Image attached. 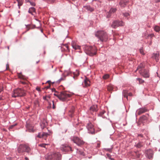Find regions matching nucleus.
<instances>
[{
	"mask_svg": "<svg viewBox=\"0 0 160 160\" xmlns=\"http://www.w3.org/2000/svg\"><path fill=\"white\" fill-rule=\"evenodd\" d=\"M95 36L102 42L107 41L109 37L108 33L106 32L103 30L97 31L95 33Z\"/></svg>",
	"mask_w": 160,
	"mask_h": 160,
	"instance_id": "1",
	"label": "nucleus"
},
{
	"mask_svg": "<svg viewBox=\"0 0 160 160\" xmlns=\"http://www.w3.org/2000/svg\"><path fill=\"white\" fill-rule=\"evenodd\" d=\"M26 94L25 91L21 88H18L13 90L12 92V96L16 98L18 97L24 96Z\"/></svg>",
	"mask_w": 160,
	"mask_h": 160,
	"instance_id": "2",
	"label": "nucleus"
},
{
	"mask_svg": "<svg viewBox=\"0 0 160 160\" xmlns=\"http://www.w3.org/2000/svg\"><path fill=\"white\" fill-rule=\"evenodd\" d=\"M26 94L25 91L21 88H18L13 90L12 92V96L16 98L18 97L24 96Z\"/></svg>",
	"mask_w": 160,
	"mask_h": 160,
	"instance_id": "3",
	"label": "nucleus"
},
{
	"mask_svg": "<svg viewBox=\"0 0 160 160\" xmlns=\"http://www.w3.org/2000/svg\"><path fill=\"white\" fill-rule=\"evenodd\" d=\"M86 53L91 56H93L97 53V49L95 47L86 46L85 47Z\"/></svg>",
	"mask_w": 160,
	"mask_h": 160,
	"instance_id": "4",
	"label": "nucleus"
},
{
	"mask_svg": "<svg viewBox=\"0 0 160 160\" xmlns=\"http://www.w3.org/2000/svg\"><path fill=\"white\" fill-rule=\"evenodd\" d=\"M45 158L48 160H61V155L58 152L53 153L47 155Z\"/></svg>",
	"mask_w": 160,
	"mask_h": 160,
	"instance_id": "5",
	"label": "nucleus"
},
{
	"mask_svg": "<svg viewBox=\"0 0 160 160\" xmlns=\"http://www.w3.org/2000/svg\"><path fill=\"white\" fill-rule=\"evenodd\" d=\"M17 149L19 153H22L24 152L28 153L31 150L30 147L25 144H21L19 146Z\"/></svg>",
	"mask_w": 160,
	"mask_h": 160,
	"instance_id": "6",
	"label": "nucleus"
},
{
	"mask_svg": "<svg viewBox=\"0 0 160 160\" xmlns=\"http://www.w3.org/2000/svg\"><path fill=\"white\" fill-rule=\"evenodd\" d=\"M71 141L79 146H81L84 143L82 140L77 136L72 137L71 138Z\"/></svg>",
	"mask_w": 160,
	"mask_h": 160,
	"instance_id": "7",
	"label": "nucleus"
},
{
	"mask_svg": "<svg viewBox=\"0 0 160 160\" xmlns=\"http://www.w3.org/2000/svg\"><path fill=\"white\" fill-rule=\"evenodd\" d=\"M71 95L65 92H61L60 93L59 100L64 102L68 100V98L71 97Z\"/></svg>",
	"mask_w": 160,
	"mask_h": 160,
	"instance_id": "8",
	"label": "nucleus"
},
{
	"mask_svg": "<svg viewBox=\"0 0 160 160\" xmlns=\"http://www.w3.org/2000/svg\"><path fill=\"white\" fill-rule=\"evenodd\" d=\"M140 74L144 78H148L150 76L149 71L148 69H142L140 70L139 71Z\"/></svg>",
	"mask_w": 160,
	"mask_h": 160,
	"instance_id": "9",
	"label": "nucleus"
},
{
	"mask_svg": "<svg viewBox=\"0 0 160 160\" xmlns=\"http://www.w3.org/2000/svg\"><path fill=\"white\" fill-rule=\"evenodd\" d=\"M124 24L123 22L122 21L115 20L113 22L111 26L113 28H115L119 26H122Z\"/></svg>",
	"mask_w": 160,
	"mask_h": 160,
	"instance_id": "10",
	"label": "nucleus"
},
{
	"mask_svg": "<svg viewBox=\"0 0 160 160\" xmlns=\"http://www.w3.org/2000/svg\"><path fill=\"white\" fill-rule=\"evenodd\" d=\"M60 148L62 151L65 152L72 151L71 147L67 144L62 145L60 147Z\"/></svg>",
	"mask_w": 160,
	"mask_h": 160,
	"instance_id": "11",
	"label": "nucleus"
},
{
	"mask_svg": "<svg viewBox=\"0 0 160 160\" xmlns=\"http://www.w3.org/2000/svg\"><path fill=\"white\" fill-rule=\"evenodd\" d=\"M87 128L88 130V132L92 134L94 133V129L93 126L91 123H88Z\"/></svg>",
	"mask_w": 160,
	"mask_h": 160,
	"instance_id": "12",
	"label": "nucleus"
},
{
	"mask_svg": "<svg viewBox=\"0 0 160 160\" xmlns=\"http://www.w3.org/2000/svg\"><path fill=\"white\" fill-rule=\"evenodd\" d=\"M117 10V9L116 8H111L109 11L106 13L107 18H110L112 14L114 13Z\"/></svg>",
	"mask_w": 160,
	"mask_h": 160,
	"instance_id": "13",
	"label": "nucleus"
},
{
	"mask_svg": "<svg viewBox=\"0 0 160 160\" xmlns=\"http://www.w3.org/2000/svg\"><path fill=\"white\" fill-rule=\"evenodd\" d=\"M153 155V151L151 149L147 150L146 151V157L149 159L152 158Z\"/></svg>",
	"mask_w": 160,
	"mask_h": 160,
	"instance_id": "14",
	"label": "nucleus"
},
{
	"mask_svg": "<svg viewBox=\"0 0 160 160\" xmlns=\"http://www.w3.org/2000/svg\"><path fill=\"white\" fill-rule=\"evenodd\" d=\"M26 128L30 132H34L33 127L30 123L26 122Z\"/></svg>",
	"mask_w": 160,
	"mask_h": 160,
	"instance_id": "15",
	"label": "nucleus"
},
{
	"mask_svg": "<svg viewBox=\"0 0 160 160\" xmlns=\"http://www.w3.org/2000/svg\"><path fill=\"white\" fill-rule=\"evenodd\" d=\"M75 108L74 107H72L69 111L68 115L71 118H72L74 115Z\"/></svg>",
	"mask_w": 160,
	"mask_h": 160,
	"instance_id": "16",
	"label": "nucleus"
},
{
	"mask_svg": "<svg viewBox=\"0 0 160 160\" xmlns=\"http://www.w3.org/2000/svg\"><path fill=\"white\" fill-rule=\"evenodd\" d=\"M89 110L92 114V112H96L98 110L97 105H92L90 107Z\"/></svg>",
	"mask_w": 160,
	"mask_h": 160,
	"instance_id": "17",
	"label": "nucleus"
},
{
	"mask_svg": "<svg viewBox=\"0 0 160 160\" xmlns=\"http://www.w3.org/2000/svg\"><path fill=\"white\" fill-rule=\"evenodd\" d=\"M128 1L126 0H121L119 3V5L122 7H125L127 5V4L128 3Z\"/></svg>",
	"mask_w": 160,
	"mask_h": 160,
	"instance_id": "18",
	"label": "nucleus"
},
{
	"mask_svg": "<svg viewBox=\"0 0 160 160\" xmlns=\"http://www.w3.org/2000/svg\"><path fill=\"white\" fill-rule=\"evenodd\" d=\"M147 111V109L144 108H140L138 111V115H140L143 113L146 112Z\"/></svg>",
	"mask_w": 160,
	"mask_h": 160,
	"instance_id": "19",
	"label": "nucleus"
},
{
	"mask_svg": "<svg viewBox=\"0 0 160 160\" xmlns=\"http://www.w3.org/2000/svg\"><path fill=\"white\" fill-rule=\"evenodd\" d=\"M159 53H154L153 55V58L155 59L157 62L158 61V57H159Z\"/></svg>",
	"mask_w": 160,
	"mask_h": 160,
	"instance_id": "20",
	"label": "nucleus"
},
{
	"mask_svg": "<svg viewBox=\"0 0 160 160\" xmlns=\"http://www.w3.org/2000/svg\"><path fill=\"white\" fill-rule=\"evenodd\" d=\"M85 84L86 86H88L90 85V81L87 78L84 80Z\"/></svg>",
	"mask_w": 160,
	"mask_h": 160,
	"instance_id": "21",
	"label": "nucleus"
},
{
	"mask_svg": "<svg viewBox=\"0 0 160 160\" xmlns=\"http://www.w3.org/2000/svg\"><path fill=\"white\" fill-rule=\"evenodd\" d=\"M84 8L85 9L87 10L88 11H90L91 12H92L93 11V9L91 8L89 6H84Z\"/></svg>",
	"mask_w": 160,
	"mask_h": 160,
	"instance_id": "22",
	"label": "nucleus"
},
{
	"mask_svg": "<svg viewBox=\"0 0 160 160\" xmlns=\"http://www.w3.org/2000/svg\"><path fill=\"white\" fill-rule=\"evenodd\" d=\"M106 112L105 111H102L98 114V116L101 117L103 118H105V117L104 116V114Z\"/></svg>",
	"mask_w": 160,
	"mask_h": 160,
	"instance_id": "23",
	"label": "nucleus"
},
{
	"mask_svg": "<svg viewBox=\"0 0 160 160\" xmlns=\"http://www.w3.org/2000/svg\"><path fill=\"white\" fill-rule=\"evenodd\" d=\"M122 96L125 98H126L128 99V92L127 90H123L122 92Z\"/></svg>",
	"mask_w": 160,
	"mask_h": 160,
	"instance_id": "24",
	"label": "nucleus"
},
{
	"mask_svg": "<svg viewBox=\"0 0 160 160\" xmlns=\"http://www.w3.org/2000/svg\"><path fill=\"white\" fill-rule=\"evenodd\" d=\"M144 67V65H143V64L142 63H141L139 65L138 67L137 70H139L140 69H143V68Z\"/></svg>",
	"mask_w": 160,
	"mask_h": 160,
	"instance_id": "25",
	"label": "nucleus"
},
{
	"mask_svg": "<svg viewBox=\"0 0 160 160\" xmlns=\"http://www.w3.org/2000/svg\"><path fill=\"white\" fill-rule=\"evenodd\" d=\"M107 89L109 91H111L113 89V87L112 85L110 84L107 87Z\"/></svg>",
	"mask_w": 160,
	"mask_h": 160,
	"instance_id": "26",
	"label": "nucleus"
},
{
	"mask_svg": "<svg viewBox=\"0 0 160 160\" xmlns=\"http://www.w3.org/2000/svg\"><path fill=\"white\" fill-rule=\"evenodd\" d=\"M73 41H72V45L73 48L75 49L76 50L80 49V46H78L75 45L73 43Z\"/></svg>",
	"mask_w": 160,
	"mask_h": 160,
	"instance_id": "27",
	"label": "nucleus"
},
{
	"mask_svg": "<svg viewBox=\"0 0 160 160\" xmlns=\"http://www.w3.org/2000/svg\"><path fill=\"white\" fill-rule=\"evenodd\" d=\"M143 146L142 143L141 142H139L135 146L137 148H140L142 147Z\"/></svg>",
	"mask_w": 160,
	"mask_h": 160,
	"instance_id": "28",
	"label": "nucleus"
},
{
	"mask_svg": "<svg viewBox=\"0 0 160 160\" xmlns=\"http://www.w3.org/2000/svg\"><path fill=\"white\" fill-rule=\"evenodd\" d=\"M147 119V117L145 115H143L140 118V120L142 122Z\"/></svg>",
	"mask_w": 160,
	"mask_h": 160,
	"instance_id": "29",
	"label": "nucleus"
},
{
	"mask_svg": "<svg viewBox=\"0 0 160 160\" xmlns=\"http://www.w3.org/2000/svg\"><path fill=\"white\" fill-rule=\"evenodd\" d=\"M154 30L156 32H158L160 30V28L158 26H156L154 27Z\"/></svg>",
	"mask_w": 160,
	"mask_h": 160,
	"instance_id": "30",
	"label": "nucleus"
},
{
	"mask_svg": "<svg viewBox=\"0 0 160 160\" xmlns=\"http://www.w3.org/2000/svg\"><path fill=\"white\" fill-rule=\"evenodd\" d=\"M112 148H113V147H111V148H105L104 149L106 151L111 152H112Z\"/></svg>",
	"mask_w": 160,
	"mask_h": 160,
	"instance_id": "31",
	"label": "nucleus"
},
{
	"mask_svg": "<svg viewBox=\"0 0 160 160\" xmlns=\"http://www.w3.org/2000/svg\"><path fill=\"white\" fill-rule=\"evenodd\" d=\"M77 153L80 155L84 156V154L83 152L82 151L80 150H79L77 149Z\"/></svg>",
	"mask_w": 160,
	"mask_h": 160,
	"instance_id": "32",
	"label": "nucleus"
},
{
	"mask_svg": "<svg viewBox=\"0 0 160 160\" xmlns=\"http://www.w3.org/2000/svg\"><path fill=\"white\" fill-rule=\"evenodd\" d=\"M109 77V75L108 74H106L103 76L102 77V78L104 79H107Z\"/></svg>",
	"mask_w": 160,
	"mask_h": 160,
	"instance_id": "33",
	"label": "nucleus"
},
{
	"mask_svg": "<svg viewBox=\"0 0 160 160\" xmlns=\"http://www.w3.org/2000/svg\"><path fill=\"white\" fill-rule=\"evenodd\" d=\"M48 145V144L42 143V144H39V146H40L42 147L47 148L46 147V146Z\"/></svg>",
	"mask_w": 160,
	"mask_h": 160,
	"instance_id": "34",
	"label": "nucleus"
},
{
	"mask_svg": "<svg viewBox=\"0 0 160 160\" xmlns=\"http://www.w3.org/2000/svg\"><path fill=\"white\" fill-rule=\"evenodd\" d=\"M136 79L138 80L140 84L144 82V81L143 80L140 78H137Z\"/></svg>",
	"mask_w": 160,
	"mask_h": 160,
	"instance_id": "35",
	"label": "nucleus"
},
{
	"mask_svg": "<svg viewBox=\"0 0 160 160\" xmlns=\"http://www.w3.org/2000/svg\"><path fill=\"white\" fill-rule=\"evenodd\" d=\"M23 4V1L22 0H21L18 2V6L19 7V8H20V7L22 6Z\"/></svg>",
	"mask_w": 160,
	"mask_h": 160,
	"instance_id": "36",
	"label": "nucleus"
},
{
	"mask_svg": "<svg viewBox=\"0 0 160 160\" xmlns=\"http://www.w3.org/2000/svg\"><path fill=\"white\" fill-rule=\"evenodd\" d=\"M37 137L39 138H43L42 134L41 132L38 133V135L37 136Z\"/></svg>",
	"mask_w": 160,
	"mask_h": 160,
	"instance_id": "37",
	"label": "nucleus"
},
{
	"mask_svg": "<svg viewBox=\"0 0 160 160\" xmlns=\"http://www.w3.org/2000/svg\"><path fill=\"white\" fill-rule=\"evenodd\" d=\"M42 134L43 137L45 136L47 137L48 135V134L47 132H42Z\"/></svg>",
	"mask_w": 160,
	"mask_h": 160,
	"instance_id": "38",
	"label": "nucleus"
},
{
	"mask_svg": "<svg viewBox=\"0 0 160 160\" xmlns=\"http://www.w3.org/2000/svg\"><path fill=\"white\" fill-rule=\"evenodd\" d=\"M140 52L142 55H144L145 54L143 52L142 48H141L139 49Z\"/></svg>",
	"mask_w": 160,
	"mask_h": 160,
	"instance_id": "39",
	"label": "nucleus"
},
{
	"mask_svg": "<svg viewBox=\"0 0 160 160\" xmlns=\"http://www.w3.org/2000/svg\"><path fill=\"white\" fill-rule=\"evenodd\" d=\"M123 15L124 17H126L129 16V14L128 12L123 13Z\"/></svg>",
	"mask_w": 160,
	"mask_h": 160,
	"instance_id": "40",
	"label": "nucleus"
},
{
	"mask_svg": "<svg viewBox=\"0 0 160 160\" xmlns=\"http://www.w3.org/2000/svg\"><path fill=\"white\" fill-rule=\"evenodd\" d=\"M138 136L139 139H140L141 138H143V135L142 134H138Z\"/></svg>",
	"mask_w": 160,
	"mask_h": 160,
	"instance_id": "41",
	"label": "nucleus"
},
{
	"mask_svg": "<svg viewBox=\"0 0 160 160\" xmlns=\"http://www.w3.org/2000/svg\"><path fill=\"white\" fill-rule=\"evenodd\" d=\"M154 36V35L152 33L151 34H148V37H150L151 38H152Z\"/></svg>",
	"mask_w": 160,
	"mask_h": 160,
	"instance_id": "42",
	"label": "nucleus"
},
{
	"mask_svg": "<svg viewBox=\"0 0 160 160\" xmlns=\"http://www.w3.org/2000/svg\"><path fill=\"white\" fill-rule=\"evenodd\" d=\"M30 8V10L32 11V12H35V9L34 7H31Z\"/></svg>",
	"mask_w": 160,
	"mask_h": 160,
	"instance_id": "43",
	"label": "nucleus"
},
{
	"mask_svg": "<svg viewBox=\"0 0 160 160\" xmlns=\"http://www.w3.org/2000/svg\"><path fill=\"white\" fill-rule=\"evenodd\" d=\"M53 95L54 96H56L59 99V98L60 93L58 94L54 93Z\"/></svg>",
	"mask_w": 160,
	"mask_h": 160,
	"instance_id": "44",
	"label": "nucleus"
},
{
	"mask_svg": "<svg viewBox=\"0 0 160 160\" xmlns=\"http://www.w3.org/2000/svg\"><path fill=\"white\" fill-rule=\"evenodd\" d=\"M106 155H107V157L108 158L110 159V158H111V155L109 153H107L106 154Z\"/></svg>",
	"mask_w": 160,
	"mask_h": 160,
	"instance_id": "45",
	"label": "nucleus"
},
{
	"mask_svg": "<svg viewBox=\"0 0 160 160\" xmlns=\"http://www.w3.org/2000/svg\"><path fill=\"white\" fill-rule=\"evenodd\" d=\"M64 46L67 49V50L68 51V52H69V47L67 45L65 44Z\"/></svg>",
	"mask_w": 160,
	"mask_h": 160,
	"instance_id": "46",
	"label": "nucleus"
},
{
	"mask_svg": "<svg viewBox=\"0 0 160 160\" xmlns=\"http://www.w3.org/2000/svg\"><path fill=\"white\" fill-rule=\"evenodd\" d=\"M15 126V125H13L10 126L9 127V130L12 129Z\"/></svg>",
	"mask_w": 160,
	"mask_h": 160,
	"instance_id": "47",
	"label": "nucleus"
},
{
	"mask_svg": "<svg viewBox=\"0 0 160 160\" xmlns=\"http://www.w3.org/2000/svg\"><path fill=\"white\" fill-rule=\"evenodd\" d=\"M30 4L32 6H35V4L34 2H30Z\"/></svg>",
	"mask_w": 160,
	"mask_h": 160,
	"instance_id": "48",
	"label": "nucleus"
},
{
	"mask_svg": "<svg viewBox=\"0 0 160 160\" xmlns=\"http://www.w3.org/2000/svg\"><path fill=\"white\" fill-rule=\"evenodd\" d=\"M36 89L38 91H41V90H40V88H39V87H37L36 88Z\"/></svg>",
	"mask_w": 160,
	"mask_h": 160,
	"instance_id": "49",
	"label": "nucleus"
},
{
	"mask_svg": "<svg viewBox=\"0 0 160 160\" xmlns=\"http://www.w3.org/2000/svg\"><path fill=\"white\" fill-rule=\"evenodd\" d=\"M3 90V87L2 86L0 85V92L2 91Z\"/></svg>",
	"mask_w": 160,
	"mask_h": 160,
	"instance_id": "50",
	"label": "nucleus"
},
{
	"mask_svg": "<svg viewBox=\"0 0 160 160\" xmlns=\"http://www.w3.org/2000/svg\"><path fill=\"white\" fill-rule=\"evenodd\" d=\"M155 3H158L160 2V0H154Z\"/></svg>",
	"mask_w": 160,
	"mask_h": 160,
	"instance_id": "51",
	"label": "nucleus"
},
{
	"mask_svg": "<svg viewBox=\"0 0 160 160\" xmlns=\"http://www.w3.org/2000/svg\"><path fill=\"white\" fill-rule=\"evenodd\" d=\"M9 64L8 63H7L6 65V69H8V68H9Z\"/></svg>",
	"mask_w": 160,
	"mask_h": 160,
	"instance_id": "52",
	"label": "nucleus"
},
{
	"mask_svg": "<svg viewBox=\"0 0 160 160\" xmlns=\"http://www.w3.org/2000/svg\"><path fill=\"white\" fill-rule=\"evenodd\" d=\"M47 97V96H45L43 97V99L44 100H47V99H46V98Z\"/></svg>",
	"mask_w": 160,
	"mask_h": 160,
	"instance_id": "53",
	"label": "nucleus"
},
{
	"mask_svg": "<svg viewBox=\"0 0 160 160\" xmlns=\"http://www.w3.org/2000/svg\"><path fill=\"white\" fill-rule=\"evenodd\" d=\"M52 102H53V106H52V108H53V109H54L55 108V106H54V101H52Z\"/></svg>",
	"mask_w": 160,
	"mask_h": 160,
	"instance_id": "54",
	"label": "nucleus"
},
{
	"mask_svg": "<svg viewBox=\"0 0 160 160\" xmlns=\"http://www.w3.org/2000/svg\"><path fill=\"white\" fill-rule=\"evenodd\" d=\"M52 92L54 91L55 92H56L55 89L54 88H53L52 89Z\"/></svg>",
	"mask_w": 160,
	"mask_h": 160,
	"instance_id": "55",
	"label": "nucleus"
},
{
	"mask_svg": "<svg viewBox=\"0 0 160 160\" xmlns=\"http://www.w3.org/2000/svg\"><path fill=\"white\" fill-rule=\"evenodd\" d=\"M29 29V28H28L27 29V30L25 32H23L22 34H23L24 33H26L27 31H28Z\"/></svg>",
	"mask_w": 160,
	"mask_h": 160,
	"instance_id": "56",
	"label": "nucleus"
},
{
	"mask_svg": "<svg viewBox=\"0 0 160 160\" xmlns=\"http://www.w3.org/2000/svg\"><path fill=\"white\" fill-rule=\"evenodd\" d=\"M128 95H129V96H132V94L131 93H128Z\"/></svg>",
	"mask_w": 160,
	"mask_h": 160,
	"instance_id": "57",
	"label": "nucleus"
},
{
	"mask_svg": "<svg viewBox=\"0 0 160 160\" xmlns=\"http://www.w3.org/2000/svg\"><path fill=\"white\" fill-rule=\"evenodd\" d=\"M28 12L29 13H32V11H31V10H30V8L29 9V10L28 11Z\"/></svg>",
	"mask_w": 160,
	"mask_h": 160,
	"instance_id": "58",
	"label": "nucleus"
},
{
	"mask_svg": "<svg viewBox=\"0 0 160 160\" xmlns=\"http://www.w3.org/2000/svg\"><path fill=\"white\" fill-rule=\"evenodd\" d=\"M50 87V85H49V86H47V87H46V88H47V89H48V88H49Z\"/></svg>",
	"mask_w": 160,
	"mask_h": 160,
	"instance_id": "59",
	"label": "nucleus"
},
{
	"mask_svg": "<svg viewBox=\"0 0 160 160\" xmlns=\"http://www.w3.org/2000/svg\"><path fill=\"white\" fill-rule=\"evenodd\" d=\"M25 1L26 2H30V1L29 0H25Z\"/></svg>",
	"mask_w": 160,
	"mask_h": 160,
	"instance_id": "60",
	"label": "nucleus"
},
{
	"mask_svg": "<svg viewBox=\"0 0 160 160\" xmlns=\"http://www.w3.org/2000/svg\"><path fill=\"white\" fill-rule=\"evenodd\" d=\"M25 160H28V158L27 157H25Z\"/></svg>",
	"mask_w": 160,
	"mask_h": 160,
	"instance_id": "61",
	"label": "nucleus"
},
{
	"mask_svg": "<svg viewBox=\"0 0 160 160\" xmlns=\"http://www.w3.org/2000/svg\"><path fill=\"white\" fill-rule=\"evenodd\" d=\"M111 160H114V159L112 158H111L110 159Z\"/></svg>",
	"mask_w": 160,
	"mask_h": 160,
	"instance_id": "62",
	"label": "nucleus"
},
{
	"mask_svg": "<svg viewBox=\"0 0 160 160\" xmlns=\"http://www.w3.org/2000/svg\"><path fill=\"white\" fill-rule=\"evenodd\" d=\"M22 83L23 84H25L26 83V82H22Z\"/></svg>",
	"mask_w": 160,
	"mask_h": 160,
	"instance_id": "63",
	"label": "nucleus"
},
{
	"mask_svg": "<svg viewBox=\"0 0 160 160\" xmlns=\"http://www.w3.org/2000/svg\"><path fill=\"white\" fill-rule=\"evenodd\" d=\"M51 81L50 80H48V81L47 82H50Z\"/></svg>",
	"mask_w": 160,
	"mask_h": 160,
	"instance_id": "64",
	"label": "nucleus"
}]
</instances>
